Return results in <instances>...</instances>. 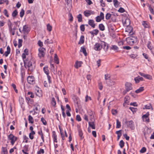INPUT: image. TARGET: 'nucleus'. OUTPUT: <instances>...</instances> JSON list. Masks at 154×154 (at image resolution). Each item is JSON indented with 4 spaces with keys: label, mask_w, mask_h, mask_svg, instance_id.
<instances>
[{
    "label": "nucleus",
    "mask_w": 154,
    "mask_h": 154,
    "mask_svg": "<svg viewBox=\"0 0 154 154\" xmlns=\"http://www.w3.org/2000/svg\"><path fill=\"white\" fill-rule=\"evenodd\" d=\"M8 140L11 141V143L12 145H13L17 139V137L13 134H11L8 136Z\"/></svg>",
    "instance_id": "obj_1"
},
{
    "label": "nucleus",
    "mask_w": 154,
    "mask_h": 154,
    "mask_svg": "<svg viewBox=\"0 0 154 154\" xmlns=\"http://www.w3.org/2000/svg\"><path fill=\"white\" fill-rule=\"evenodd\" d=\"M104 44L103 42H101L100 43H96L94 45V49L96 51H100L102 48V45Z\"/></svg>",
    "instance_id": "obj_2"
},
{
    "label": "nucleus",
    "mask_w": 154,
    "mask_h": 154,
    "mask_svg": "<svg viewBox=\"0 0 154 154\" xmlns=\"http://www.w3.org/2000/svg\"><path fill=\"white\" fill-rule=\"evenodd\" d=\"M45 50L44 48L40 47L38 49L39 53H38V57L41 58L42 57H44L45 55Z\"/></svg>",
    "instance_id": "obj_3"
},
{
    "label": "nucleus",
    "mask_w": 154,
    "mask_h": 154,
    "mask_svg": "<svg viewBox=\"0 0 154 154\" xmlns=\"http://www.w3.org/2000/svg\"><path fill=\"white\" fill-rule=\"evenodd\" d=\"M28 82L30 84L33 85L35 83V78L33 76H29L27 78Z\"/></svg>",
    "instance_id": "obj_4"
},
{
    "label": "nucleus",
    "mask_w": 154,
    "mask_h": 154,
    "mask_svg": "<svg viewBox=\"0 0 154 154\" xmlns=\"http://www.w3.org/2000/svg\"><path fill=\"white\" fill-rule=\"evenodd\" d=\"M149 113L148 112H147L145 114L143 115L142 116V118L143 121L147 122H149Z\"/></svg>",
    "instance_id": "obj_5"
},
{
    "label": "nucleus",
    "mask_w": 154,
    "mask_h": 154,
    "mask_svg": "<svg viewBox=\"0 0 154 154\" xmlns=\"http://www.w3.org/2000/svg\"><path fill=\"white\" fill-rule=\"evenodd\" d=\"M83 14L85 17H88L91 14H94V11L91 10H86L84 12Z\"/></svg>",
    "instance_id": "obj_6"
},
{
    "label": "nucleus",
    "mask_w": 154,
    "mask_h": 154,
    "mask_svg": "<svg viewBox=\"0 0 154 154\" xmlns=\"http://www.w3.org/2000/svg\"><path fill=\"white\" fill-rule=\"evenodd\" d=\"M32 63L34 64V62L32 60H30L28 62H26V63L24 62V64L25 67L26 68L27 67L29 68V69L30 70L31 66H32Z\"/></svg>",
    "instance_id": "obj_7"
},
{
    "label": "nucleus",
    "mask_w": 154,
    "mask_h": 154,
    "mask_svg": "<svg viewBox=\"0 0 154 154\" xmlns=\"http://www.w3.org/2000/svg\"><path fill=\"white\" fill-rule=\"evenodd\" d=\"M125 89L127 91H128L132 89L131 84L129 82H126L125 84Z\"/></svg>",
    "instance_id": "obj_8"
},
{
    "label": "nucleus",
    "mask_w": 154,
    "mask_h": 154,
    "mask_svg": "<svg viewBox=\"0 0 154 154\" xmlns=\"http://www.w3.org/2000/svg\"><path fill=\"white\" fill-rule=\"evenodd\" d=\"M127 27L126 29L125 32L129 33L130 35H132L133 33L132 30L133 29L132 27L131 26H127Z\"/></svg>",
    "instance_id": "obj_9"
},
{
    "label": "nucleus",
    "mask_w": 154,
    "mask_h": 154,
    "mask_svg": "<svg viewBox=\"0 0 154 154\" xmlns=\"http://www.w3.org/2000/svg\"><path fill=\"white\" fill-rule=\"evenodd\" d=\"M106 83L107 85L109 86H112L114 85L115 84V82L111 79L106 81Z\"/></svg>",
    "instance_id": "obj_10"
},
{
    "label": "nucleus",
    "mask_w": 154,
    "mask_h": 154,
    "mask_svg": "<svg viewBox=\"0 0 154 154\" xmlns=\"http://www.w3.org/2000/svg\"><path fill=\"white\" fill-rule=\"evenodd\" d=\"M127 124L128 127L133 129L134 126V122L132 121H130L127 122Z\"/></svg>",
    "instance_id": "obj_11"
},
{
    "label": "nucleus",
    "mask_w": 154,
    "mask_h": 154,
    "mask_svg": "<svg viewBox=\"0 0 154 154\" xmlns=\"http://www.w3.org/2000/svg\"><path fill=\"white\" fill-rule=\"evenodd\" d=\"M94 23V21L93 20H88V24L93 28H94L95 26V24Z\"/></svg>",
    "instance_id": "obj_12"
},
{
    "label": "nucleus",
    "mask_w": 154,
    "mask_h": 154,
    "mask_svg": "<svg viewBox=\"0 0 154 154\" xmlns=\"http://www.w3.org/2000/svg\"><path fill=\"white\" fill-rule=\"evenodd\" d=\"M134 80L136 83H137L140 82V81H142L143 80V78L140 76H138L137 77H135L134 79Z\"/></svg>",
    "instance_id": "obj_13"
},
{
    "label": "nucleus",
    "mask_w": 154,
    "mask_h": 154,
    "mask_svg": "<svg viewBox=\"0 0 154 154\" xmlns=\"http://www.w3.org/2000/svg\"><path fill=\"white\" fill-rule=\"evenodd\" d=\"M146 45L148 48L151 51L154 48V47H153L150 41L148 42Z\"/></svg>",
    "instance_id": "obj_14"
},
{
    "label": "nucleus",
    "mask_w": 154,
    "mask_h": 154,
    "mask_svg": "<svg viewBox=\"0 0 154 154\" xmlns=\"http://www.w3.org/2000/svg\"><path fill=\"white\" fill-rule=\"evenodd\" d=\"M82 63V61H76L75 63L74 66L76 68L78 69L81 66Z\"/></svg>",
    "instance_id": "obj_15"
},
{
    "label": "nucleus",
    "mask_w": 154,
    "mask_h": 154,
    "mask_svg": "<svg viewBox=\"0 0 154 154\" xmlns=\"http://www.w3.org/2000/svg\"><path fill=\"white\" fill-rule=\"evenodd\" d=\"M28 27L27 25H25L23 27V31L24 34L28 33L29 31L28 30Z\"/></svg>",
    "instance_id": "obj_16"
},
{
    "label": "nucleus",
    "mask_w": 154,
    "mask_h": 154,
    "mask_svg": "<svg viewBox=\"0 0 154 154\" xmlns=\"http://www.w3.org/2000/svg\"><path fill=\"white\" fill-rule=\"evenodd\" d=\"M11 51V49L9 46H8L7 48V51L5 52L4 55L7 57L8 56V55L10 53Z\"/></svg>",
    "instance_id": "obj_17"
},
{
    "label": "nucleus",
    "mask_w": 154,
    "mask_h": 154,
    "mask_svg": "<svg viewBox=\"0 0 154 154\" xmlns=\"http://www.w3.org/2000/svg\"><path fill=\"white\" fill-rule=\"evenodd\" d=\"M84 42V35H82L81 36L79 41L78 42V44L81 45L83 44Z\"/></svg>",
    "instance_id": "obj_18"
},
{
    "label": "nucleus",
    "mask_w": 154,
    "mask_h": 154,
    "mask_svg": "<svg viewBox=\"0 0 154 154\" xmlns=\"http://www.w3.org/2000/svg\"><path fill=\"white\" fill-rule=\"evenodd\" d=\"M52 137L54 139V142L57 143V136L56 135L55 132V131H53L52 132Z\"/></svg>",
    "instance_id": "obj_19"
},
{
    "label": "nucleus",
    "mask_w": 154,
    "mask_h": 154,
    "mask_svg": "<svg viewBox=\"0 0 154 154\" xmlns=\"http://www.w3.org/2000/svg\"><path fill=\"white\" fill-rule=\"evenodd\" d=\"M89 126L91 127L93 129H95V125L94 123V122H88Z\"/></svg>",
    "instance_id": "obj_20"
},
{
    "label": "nucleus",
    "mask_w": 154,
    "mask_h": 154,
    "mask_svg": "<svg viewBox=\"0 0 154 154\" xmlns=\"http://www.w3.org/2000/svg\"><path fill=\"white\" fill-rule=\"evenodd\" d=\"M142 24L145 28H149V27L148 23L146 21H143Z\"/></svg>",
    "instance_id": "obj_21"
},
{
    "label": "nucleus",
    "mask_w": 154,
    "mask_h": 154,
    "mask_svg": "<svg viewBox=\"0 0 154 154\" xmlns=\"http://www.w3.org/2000/svg\"><path fill=\"white\" fill-rule=\"evenodd\" d=\"M80 51L82 52L85 56L87 55V53L86 51V50L84 47H81Z\"/></svg>",
    "instance_id": "obj_22"
},
{
    "label": "nucleus",
    "mask_w": 154,
    "mask_h": 154,
    "mask_svg": "<svg viewBox=\"0 0 154 154\" xmlns=\"http://www.w3.org/2000/svg\"><path fill=\"white\" fill-rule=\"evenodd\" d=\"M28 121L29 123L32 124L34 122V120L33 117L31 116H28Z\"/></svg>",
    "instance_id": "obj_23"
},
{
    "label": "nucleus",
    "mask_w": 154,
    "mask_h": 154,
    "mask_svg": "<svg viewBox=\"0 0 154 154\" xmlns=\"http://www.w3.org/2000/svg\"><path fill=\"white\" fill-rule=\"evenodd\" d=\"M144 90V88L143 87H141L139 88L137 90H136L135 91V92L136 93H139L142 91H143Z\"/></svg>",
    "instance_id": "obj_24"
},
{
    "label": "nucleus",
    "mask_w": 154,
    "mask_h": 154,
    "mask_svg": "<svg viewBox=\"0 0 154 154\" xmlns=\"http://www.w3.org/2000/svg\"><path fill=\"white\" fill-rule=\"evenodd\" d=\"M114 5L116 8L119 5V2L117 0H113Z\"/></svg>",
    "instance_id": "obj_25"
},
{
    "label": "nucleus",
    "mask_w": 154,
    "mask_h": 154,
    "mask_svg": "<svg viewBox=\"0 0 154 154\" xmlns=\"http://www.w3.org/2000/svg\"><path fill=\"white\" fill-rule=\"evenodd\" d=\"M35 131H32V132H31L29 134V138L31 140H32L34 138L33 135L35 134Z\"/></svg>",
    "instance_id": "obj_26"
},
{
    "label": "nucleus",
    "mask_w": 154,
    "mask_h": 154,
    "mask_svg": "<svg viewBox=\"0 0 154 154\" xmlns=\"http://www.w3.org/2000/svg\"><path fill=\"white\" fill-rule=\"evenodd\" d=\"M44 71L45 73L47 75H48L49 73V71L48 70V67L45 66L43 68Z\"/></svg>",
    "instance_id": "obj_27"
},
{
    "label": "nucleus",
    "mask_w": 154,
    "mask_h": 154,
    "mask_svg": "<svg viewBox=\"0 0 154 154\" xmlns=\"http://www.w3.org/2000/svg\"><path fill=\"white\" fill-rule=\"evenodd\" d=\"M51 105L53 106H55L56 105V102L54 97H53L52 98L51 101Z\"/></svg>",
    "instance_id": "obj_28"
},
{
    "label": "nucleus",
    "mask_w": 154,
    "mask_h": 154,
    "mask_svg": "<svg viewBox=\"0 0 154 154\" xmlns=\"http://www.w3.org/2000/svg\"><path fill=\"white\" fill-rule=\"evenodd\" d=\"M78 21L79 22H81L82 21V16L81 14H79L77 16Z\"/></svg>",
    "instance_id": "obj_29"
},
{
    "label": "nucleus",
    "mask_w": 154,
    "mask_h": 154,
    "mask_svg": "<svg viewBox=\"0 0 154 154\" xmlns=\"http://www.w3.org/2000/svg\"><path fill=\"white\" fill-rule=\"evenodd\" d=\"M99 28L101 31H103L105 29V27L102 24H100L99 25Z\"/></svg>",
    "instance_id": "obj_30"
},
{
    "label": "nucleus",
    "mask_w": 154,
    "mask_h": 154,
    "mask_svg": "<svg viewBox=\"0 0 154 154\" xmlns=\"http://www.w3.org/2000/svg\"><path fill=\"white\" fill-rule=\"evenodd\" d=\"M121 127V122L118 119L116 120V128H119Z\"/></svg>",
    "instance_id": "obj_31"
},
{
    "label": "nucleus",
    "mask_w": 154,
    "mask_h": 154,
    "mask_svg": "<svg viewBox=\"0 0 154 154\" xmlns=\"http://www.w3.org/2000/svg\"><path fill=\"white\" fill-rule=\"evenodd\" d=\"M103 42L105 44L104 45H102V48L103 46V49L105 51H107L108 49V46L106 45V43L104 42Z\"/></svg>",
    "instance_id": "obj_32"
},
{
    "label": "nucleus",
    "mask_w": 154,
    "mask_h": 154,
    "mask_svg": "<svg viewBox=\"0 0 154 154\" xmlns=\"http://www.w3.org/2000/svg\"><path fill=\"white\" fill-rule=\"evenodd\" d=\"M129 97L128 96H126L125 97L124 99L125 103L128 104L129 103V101L128 100H129Z\"/></svg>",
    "instance_id": "obj_33"
},
{
    "label": "nucleus",
    "mask_w": 154,
    "mask_h": 154,
    "mask_svg": "<svg viewBox=\"0 0 154 154\" xmlns=\"http://www.w3.org/2000/svg\"><path fill=\"white\" fill-rule=\"evenodd\" d=\"M144 77L149 80H151L152 79V76L148 74H145Z\"/></svg>",
    "instance_id": "obj_34"
},
{
    "label": "nucleus",
    "mask_w": 154,
    "mask_h": 154,
    "mask_svg": "<svg viewBox=\"0 0 154 154\" xmlns=\"http://www.w3.org/2000/svg\"><path fill=\"white\" fill-rule=\"evenodd\" d=\"M18 12L17 10H14L12 13V16L13 17H15L17 15Z\"/></svg>",
    "instance_id": "obj_35"
},
{
    "label": "nucleus",
    "mask_w": 154,
    "mask_h": 154,
    "mask_svg": "<svg viewBox=\"0 0 154 154\" xmlns=\"http://www.w3.org/2000/svg\"><path fill=\"white\" fill-rule=\"evenodd\" d=\"M52 29V27L49 24H48L47 25V29L49 31L51 32Z\"/></svg>",
    "instance_id": "obj_36"
},
{
    "label": "nucleus",
    "mask_w": 154,
    "mask_h": 154,
    "mask_svg": "<svg viewBox=\"0 0 154 154\" xmlns=\"http://www.w3.org/2000/svg\"><path fill=\"white\" fill-rule=\"evenodd\" d=\"M111 16V14L109 13H107L106 15V20L109 19Z\"/></svg>",
    "instance_id": "obj_37"
},
{
    "label": "nucleus",
    "mask_w": 154,
    "mask_h": 154,
    "mask_svg": "<svg viewBox=\"0 0 154 154\" xmlns=\"http://www.w3.org/2000/svg\"><path fill=\"white\" fill-rule=\"evenodd\" d=\"M125 143L122 140H121L119 142V146L121 148H122L124 146Z\"/></svg>",
    "instance_id": "obj_38"
},
{
    "label": "nucleus",
    "mask_w": 154,
    "mask_h": 154,
    "mask_svg": "<svg viewBox=\"0 0 154 154\" xmlns=\"http://www.w3.org/2000/svg\"><path fill=\"white\" fill-rule=\"evenodd\" d=\"M130 20L129 19H127L125 20V24L126 26H128L130 24Z\"/></svg>",
    "instance_id": "obj_39"
},
{
    "label": "nucleus",
    "mask_w": 154,
    "mask_h": 154,
    "mask_svg": "<svg viewBox=\"0 0 154 154\" xmlns=\"http://www.w3.org/2000/svg\"><path fill=\"white\" fill-rule=\"evenodd\" d=\"M20 16L21 17H22L24 14V11L23 9L21 10V11L20 12Z\"/></svg>",
    "instance_id": "obj_40"
},
{
    "label": "nucleus",
    "mask_w": 154,
    "mask_h": 154,
    "mask_svg": "<svg viewBox=\"0 0 154 154\" xmlns=\"http://www.w3.org/2000/svg\"><path fill=\"white\" fill-rule=\"evenodd\" d=\"M102 19L100 17V16H97L96 17V21L97 22H100Z\"/></svg>",
    "instance_id": "obj_41"
},
{
    "label": "nucleus",
    "mask_w": 154,
    "mask_h": 154,
    "mask_svg": "<svg viewBox=\"0 0 154 154\" xmlns=\"http://www.w3.org/2000/svg\"><path fill=\"white\" fill-rule=\"evenodd\" d=\"M69 20L71 21H72L73 20V17L71 13H69Z\"/></svg>",
    "instance_id": "obj_42"
},
{
    "label": "nucleus",
    "mask_w": 154,
    "mask_h": 154,
    "mask_svg": "<svg viewBox=\"0 0 154 154\" xmlns=\"http://www.w3.org/2000/svg\"><path fill=\"white\" fill-rule=\"evenodd\" d=\"M41 121L44 125H46L47 124V122L45 119L42 117L41 118Z\"/></svg>",
    "instance_id": "obj_43"
},
{
    "label": "nucleus",
    "mask_w": 154,
    "mask_h": 154,
    "mask_svg": "<svg viewBox=\"0 0 154 154\" xmlns=\"http://www.w3.org/2000/svg\"><path fill=\"white\" fill-rule=\"evenodd\" d=\"M146 148L145 147H143L140 150V152L141 153H143L146 151Z\"/></svg>",
    "instance_id": "obj_44"
},
{
    "label": "nucleus",
    "mask_w": 154,
    "mask_h": 154,
    "mask_svg": "<svg viewBox=\"0 0 154 154\" xmlns=\"http://www.w3.org/2000/svg\"><path fill=\"white\" fill-rule=\"evenodd\" d=\"M85 101L86 102H87L89 100H91V97L88 96V95H87L85 97Z\"/></svg>",
    "instance_id": "obj_45"
},
{
    "label": "nucleus",
    "mask_w": 154,
    "mask_h": 154,
    "mask_svg": "<svg viewBox=\"0 0 154 154\" xmlns=\"http://www.w3.org/2000/svg\"><path fill=\"white\" fill-rule=\"evenodd\" d=\"M3 13L4 15L7 17H9V15L8 14V12L6 9H4L3 11Z\"/></svg>",
    "instance_id": "obj_46"
},
{
    "label": "nucleus",
    "mask_w": 154,
    "mask_h": 154,
    "mask_svg": "<svg viewBox=\"0 0 154 154\" xmlns=\"http://www.w3.org/2000/svg\"><path fill=\"white\" fill-rule=\"evenodd\" d=\"M110 78V76L108 74H105V79L106 80H107L110 79H109Z\"/></svg>",
    "instance_id": "obj_47"
},
{
    "label": "nucleus",
    "mask_w": 154,
    "mask_h": 154,
    "mask_svg": "<svg viewBox=\"0 0 154 154\" xmlns=\"http://www.w3.org/2000/svg\"><path fill=\"white\" fill-rule=\"evenodd\" d=\"M118 11L122 13L125 11V10L123 8L121 7L118 10Z\"/></svg>",
    "instance_id": "obj_48"
},
{
    "label": "nucleus",
    "mask_w": 154,
    "mask_h": 154,
    "mask_svg": "<svg viewBox=\"0 0 154 154\" xmlns=\"http://www.w3.org/2000/svg\"><path fill=\"white\" fill-rule=\"evenodd\" d=\"M129 109L133 112H136L137 110L136 108H134L132 107H129Z\"/></svg>",
    "instance_id": "obj_49"
},
{
    "label": "nucleus",
    "mask_w": 154,
    "mask_h": 154,
    "mask_svg": "<svg viewBox=\"0 0 154 154\" xmlns=\"http://www.w3.org/2000/svg\"><path fill=\"white\" fill-rule=\"evenodd\" d=\"M44 153V150L43 149H41L39 151H38L37 152L38 154H41V153H42V154Z\"/></svg>",
    "instance_id": "obj_50"
},
{
    "label": "nucleus",
    "mask_w": 154,
    "mask_h": 154,
    "mask_svg": "<svg viewBox=\"0 0 154 154\" xmlns=\"http://www.w3.org/2000/svg\"><path fill=\"white\" fill-rule=\"evenodd\" d=\"M80 30L81 31L83 32L85 31V28L84 25H82L80 26Z\"/></svg>",
    "instance_id": "obj_51"
},
{
    "label": "nucleus",
    "mask_w": 154,
    "mask_h": 154,
    "mask_svg": "<svg viewBox=\"0 0 154 154\" xmlns=\"http://www.w3.org/2000/svg\"><path fill=\"white\" fill-rule=\"evenodd\" d=\"M28 94L30 95V97L31 98H33L34 97V95L33 94L32 92H28Z\"/></svg>",
    "instance_id": "obj_52"
},
{
    "label": "nucleus",
    "mask_w": 154,
    "mask_h": 154,
    "mask_svg": "<svg viewBox=\"0 0 154 154\" xmlns=\"http://www.w3.org/2000/svg\"><path fill=\"white\" fill-rule=\"evenodd\" d=\"M118 47L115 45H113L112 46V49L114 50H117L118 49Z\"/></svg>",
    "instance_id": "obj_53"
},
{
    "label": "nucleus",
    "mask_w": 154,
    "mask_h": 154,
    "mask_svg": "<svg viewBox=\"0 0 154 154\" xmlns=\"http://www.w3.org/2000/svg\"><path fill=\"white\" fill-rule=\"evenodd\" d=\"M129 56L131 58L134 59L137 57V55L134 54H132L130 55Z\"/></svg>",
    "instance_id": "obj_54"
},
{
    "label": "nucleus",
    "mask_w": 154,
    "mask_h": 154,
    "mask_svg": "<svg viewBox=\"0 0 154 154\" xmlns=\"http://www.w3.org/2000/svg\"><path fill=\"white\" fill-rule=\"evenodd\" d=\"M2 151L3 153L8 152L7 148L6 147H2Z\"/></svg>",
    "instance_id": "obj_55"
},
{
    "label": "nucleus",
    "mask_w": 154,
    "mask_h": 154,
    "mask_svg": "<svg viewBox=\"0 0 154 154\" xmlns=\"http://www.w3.org/2000/svg\"><path fill=\"white\" fill-rule=\"evenodd\" d=\"M123 136L125 138L126 140H128L129 139V137L126 134H123Z\"/></svg>",
    "instance_id": "obj_56"
},
{
    "label": "nucleus",
    "mask_w": 154,
    "mask_h": 154,
    "mask_svg": "<svg viewBox=\"0 0 154 154\" xmlns=\"http://www.w3.org/2000/svg\"><path fill=\"white\" fill-rule=\"evenodd\" d=\"M16 29V27H14L13 28H12L10 26H9V30L10 31H14L15 32Z\"/></svg>",
    "instance_id": "obj_57"
},
{
    "label": "nucleus",
    "mask_w": 154,
    "mask_h": 154,
    "mask_svg": "<svg viewBox=\"0 0 154 154\" xmlns=\"http://www.w3.org/2000/svg\"><path fill=\"white\" fill-rule=\"evenodd\" d=\"M76 119L78 121H80L81 120V119L80 116L79 115H77L76 116Z\"/></svg>",
    "instance_id": "obj_58"
},
{
    "label": "nucleus",
    "mask_w": 154,
    "mask_h": 154,
    "mask_svg": "<svg viewBox=\"0 0 154 154\" xmlns=\"http://www.w3.org/2000/svg\"><path fill=\"white\" fill-rule=\"evenodd\" d=\"M102 19V20H103L104 18V14L102 12H101L100 13V16H99Z\"/></svg>",
    "instance_id": "obj_59"
},
{
    "label": "nucleus",
    "mask_w": 154,
    "mask_h": 154,
    "mask_svg": "<svg viewBox=\"0 0 154 154\" xmlns=\"http://www.w3.org/2000/svg\"><path fill=\"white\" fill-rule=\"evenodd\" d=\"M45 42H46L47 44H51L53 43V41H49V39H48L45 41Z\"/></svg>",
    "instance_id": "obj_60"
},
{
    "label": "nucleus",
    "mask_w": 154,
    "mask_h": 154,
    "mask_svg": "<svg viewBox=\"0 0 154 154\" xmlns=\"http://www.w3.org/2000/svg\"><path fill=\"white\" fill-rule=\"evenodd\" d=\"M111 112L112 114L113 115H116L117 112L116 110L114 109H112Z\"/></svg>",
    "instance_id": "obj_61"
},
{
    "label": "nucleus",
    "mask_w": 154,
    "mask_h": 154,
    "mask_svg": "<svg viewBox=\"0 0 154 154\" xmlns=\"http://www.w3.org/2000/svg\"><path fill=\"white\" fill-rule=\"evenodd\" d=\"M23 54H25L26 55H28V50L26 48L24 51V53H23Z\"/></svg>",
    "instance_id": "obj_62"
},
{
    "label": "nucleus",
    "mask_w": 154,
    "mask_h": 154,
    "mask_svg": "<svg viewBox=\"0 0 154 154\" xmlns=\"http://www.w3.org/2000/svg\"><path fill=\"white\" fill-rule=\"evenodd\" d=\"M54 60L55 62L57 64H58L59 63V60L58 58H54Z\"/></svg>",
    "instance_id": "obj_63"
},
{
    "label": "nucleus",
    "mask_w": 154,
    "mask_h": 154,
    "mask_svg": "<svg viewBox=\"0 0 154 154\" xmlns=\"http://www.w3.org/2000/svg\"><path fill=\"white\" fill-rule=\"evenodd\" d=\"M38 44L41 47L43 46V43L40 40L38 42Z\"/></svg>",
    "instance_id": "obj_64"
}]
</instances>
